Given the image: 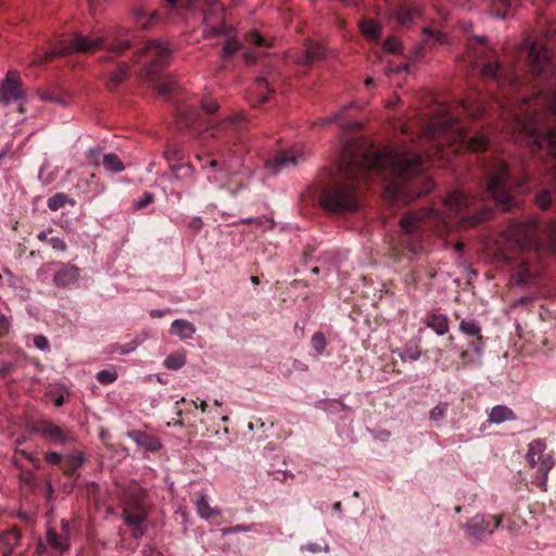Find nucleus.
<instances>
[{"label": "nucleus", "instance_id": "obj_1", "mask_svg": "<svg viewBox=\"0 0 556 556\" xmlns=\"http://www.w3.org/2000/svg\"><path fill=\"white\" fill-rule=\"evenodd\" d=\"M339 167L343 181L325 189L320 198L324 208L336 213L357 210L359 202L355 185L371 174L392 175L386 195L394 201L410 202L433 188L430 179H424L425 186L416 189L415 184L405 185L421 173L418 154L402 150H376L358 141L344 144Z\"/></svg>", "mask_w": 556, "mask_h": 556}, {"label": "nucleus", "instance_id": "obj_2", "mask_svg": "<svg viewBox=\"0 0 556 556\" xmlns=\"http://www.w3.org/2000/svg\"><path fill=\"white\" fill-rule=\"evenodd\" d=\"M540 100V96H534L531 99H523L522 103L518 105L515 103H500L503 118L502 131H507L508 134L523 132L528 137L532 152L546 149L552 156H556V127L540 134L535 119L528 116L526 110V105L529 102H539ZM543 102L556 115V93L544 97Z\"/></svg>", "mask_w": 556, "mask_h": 556}, {"label": "nucleus", "instance_id": "obj_3", "mask_svg": "<svg viewBox=\"0 0 556 556\" xmlns=\"http://www.w3.org/2000/svg\"><path fill=\"white\" fill-rule=\"evenodd\" d=\"M442 135L448 136L445 140L448 141L453 152H457L460 149L482 151L489 144V140L483 134L469 137L457 119L451 116L443 108L440 109V116L427 127L422 137L425 139H439Z\"/></svg>", "mask_w": 556, "mask_h": 556}, {"label": "nucleus", "instance_id": "obj_4", "mask_svg": "<svg viewBox=\"0 0 556 556\" xmlns=\"http://www.w3.org/2000/svg\"><path fill=\"white\" fill-rule=\"evenodd\" d=\"M104 40L105 38L103 36H83L80 34H75L71 41L60 40L54 49L43 52L36 50L30 65H41L45 62L51 61L55 56L94 51L103 46Z\"/></svg>", "mask_w": 556, "mask_h": 556}, {"label": "nucleus", "instance_id": "obj_5", "mask_svg": "<svg viewBox=\"0 0 556 556\" xmlns=\"http://www.w3.org/2000/svg\"><path fill=\"white\" fill-rule=\"evenodd\" d=\"M513 186L514 182L504 162L498 161L488 169L485 191L503 210L508 211L515 206V200L511 197Z\"/></svg>", "mask_w": 556, "mask_h": 556}, {"label": "nucleus", "instance_id": "obj_6", "mask_svg": "<svg viewBox=\"0 0 556 556\" xmlns=\"http://www.w3.org/2000/svg\"><path fill=\"white\" fill-rule=\"evenodd\" d=\"M444 204L450 215L462 216V223L470 227H476L492 214L490 208L482 207L475 215L463 216L465 212L476 210L477 198L462 191L450 193L444 200Z\"/></svg>", "mask_w": 556, "mask_h": 556}, {"label": "nucleus", "instance_id": "obj_7", "mask_svg": "<svg viewBox=\"0 0 556 556\" xmlns=\"http://www.w3.org/2000/svg\"><path fill=\"white\" fill-rule=\"evenodd\" d=\"M238 160H229L225 162L210 161L202 165V169L206 173L207 181L211 185L216 186L219 189L228 188L232 195L242 189V185H237L235 189H231L233 185L232 178L238 175L239 164Z\"/></svg>", "mask_w": 556, "mask_h": 556}, {"label": "nucleus", "instance_id": "obj_8", "mask_svg": "<svg viewBox=\"0 0 556 556\" xmlns=\"http://www.w3.org/2000/svg\"><path fill=\"white\" fill-rule=\"evenodd\" d=\"M546 444L543 440L536 439L529 443L526 455L527 462L532 468H536L535 482L542 491L547 490L548 472L554 467V458L544 454Z\"/></svg>", "mask_w": 556, "mask_h": 556}, {"label": "nucleus", "instance_id": "obj_9", "mask_svg": "<svg viewBox=\"0 0 556 556\" xmlns=\"http://www.w3.org/2000/svg\"><path fill=\"white\" fill-rule=\"evenodd\" d=\"M507 240L520 250H529L538 245V223L528 220L514 223L507 230Z\"/></svg>", "mask_w": 556, "mask_h": 556}, {"label": "nucleus", "instance_id": "obj_10", "mask_svg": "<svg viewBox=\"0 0 556 556\" xmlns=\"http://www.w3.org/2000/svg\"><path fill=\"white\" fill-rule=\"evenodd\" d=\"M502 519L497 516L477 515L468 520L464 529L468 538L481 541L485 535L492 534L500 526Z\"/></svg>", "mask_w": 556, "mask_h": 556}, {"label": "nucleus", "instance_id": "obj_11", "mask_svg": "<svg viewBox=\"0 0 556 556\" xmlns=\"http://www.w3.org/2000/svg\"><path fill=\"white\" fill-rule=\"evenodd\" d=\"M25 98L20 73L16 70L8 71L4 80L0 85V102L9 105L14 101Z\"/></svg>", "mask_w": 556, "mask_h": 556}, {"label": "nucleus", "instance_id": "obj_12", "mask_svg": "<svg viewBox=\"0 0 556 556\" xmlns=\"http://www.w3.org/2000/svg\"><path fill=\"white\" fill-rule=\"evenodd\" d=\"M173 50V47L167 42L160 40L148 41L141 51L142 55L151 60L148 75L155 73L160 64L170 58Z\"/></svg>", "mask_w": 556, "mask_h": 556}, {"label": "nucleus", "instance_id": "obj_13", "mask_svg": "<svg viewBox=\"0 0 556 556\" xmlns=\"http://www.w3.org/2000/svg\"><path fill=\"white\" fill-rule=\"evenodd\" d=\"M38 432L58 444L72 443L75 440L70 430L50 421H41L38 426Z\"/></svg>", "mask_w": 556, "mask_h": 556}, {"label": "nucleus", "instance_id": "obj_14", "mask_svg": "<svg viewBox=\"0 0 556 556\" xmlns=\"http://www.w3.org/2000/svg\"><path fill=\"white\" fill-rule=\"evenodd\" d=\"M305 159L304 153L300 149H292L290 151H282L278 153L271 163H267V168L276 173V169H285L295 166L299 162Z\"/></svg>", "mask_w": 556, "mask_h": 556}, {"label": "nucleus", "instance_id": "obj_15", "mask_svg": "<svg viewBox=\"0 0 556 556\" xmlns=\"http://www.w3.org/2000/svg\"><path fill=\"white\" fill-rule=\"evenodd\" d=\"M536 273L530 267L527 260L520 258L517 261L513 271V281L518 287H529L535 282Z\"/></svg>", "mask_w": 556, "mask_h": 556}, {"label": "nucleus", "instance_id": "obj_16", "mask_svg": "<svg viewBox=\"0 0 556 556\" xmlns=\"http://www.w3.org/2000/svg\"><path fill=\"white\" fill-rule=\"evenodd\" d=\"M430 215H434L435 218L438 217V214L431 207L416 211L401 220V228L405 233H413L420 226L421 222Z\"/></svg>", "mask_w": 556, "mask_h": 556}, {"label": "nucleus", "instance_id": "obj_17", "mask_svg": "<svg viewBox=\"0 0 556 556\" xmlns=\"http://www.w3.org/2000/svg\"><path fill=\"white\" fill-rule=\"evenodd\" d=\"M459 331L468 337H473L477 339L476 342L471 344L472 350L481 355L482 353V336H481V327L473 319H463L459 323Z\"/></svg>", "mask_w": 556, "mask_h": 556}, {"label": "nucleus", "instance_id": "obj_18", "mask_svg": "<svg viewBox=\"0 0 556 556\" xmlns=\"http://www.w3.org/2000/svg\"><path fill=\"white\" fill-rule=\"evenodd\" d=\"M79 277V269L72 264H63L60 270L54 275L53 281L58 287L64 288L75 281Z\"/></svg>", "mask_w": 556, "mask_h": 556}, {"label": "nucleus", "instance_id": "obj_19", "mask_svg": "<svg viewBox=\"0 0 556 556\" xmlns=\"http://www.w3.org/2000/svg\"><path fill=\"white\" fill-rule=\"evenodd\" d=\"M127 30L124 28H115L110 34L108 39L112 42L108 46V50L114 54H122L129 47V40L125 38Z\"/></svg>", "mask_w": 556, "mask_h": 556}, {"label": "nucleus", "instance_id": "obj_20", "mask_svg": "<svg viewBox=\"0 0 556 556\" xmlns=\"http://www.w3.org/2000/svg\"><path fill=\"white\" fill-rule=\"evenodd\" d=\"M529 63L533 71L541 73L548 64V56L544 48L532 43L528 53Z\"/></svg>", "mask_w": 556, "mask_h": 556}, {"label": "nucleus", "instance_id": "obj_21", "mask_svg": "<svg viewBox=\"0 0 556 556\" xmlns=\"http://www.w3.org/2000/svg\"><path fill=\"white\" fill-rule=\"evenodd\" d=\"M21 534L16 528L0 532V545L3 556H10L18 545Z\"/></svg>", "mask_w": 556, "mask_h": 556}, {"label": "nucleus", "instance_id": "obj_22", "mask_svg": "<svg viewBox=\"0 0 556 556\" xmlns=\"http://www.w3.org/2000/svg\"><path fill=\"white\" fill-rule=\"evenodd\" d=\"M170 333L185 341L191 339L197 329L192 323L186 319H175L170 325Z\"/></svg>", "mask_w": 556, "mask_h": 556}, {"label": "nucleus", "instance_id": "obj_23", "mask_svg": "<svg viewBox=\"0 0 556 556\" xmlns=\"http://www.w3.org/2000/svg\"><path fill=\"white\" fill-rule=\"evenodd\" d=\"M421 16L419 8H409L408 5H401L393 14V17L402 26L409 25L415 18Z\"/></svg>", "mask_w": 556, "mask_h": 556}, {"label": "nucleus", "instance_id": "obj_24", "mask_svg": "<svg viewBox=\"0 0 556 556\" xmlns=\"http://www.w3.org/2000/svg\"><path fill=\"white\" fill-rule=\"evenodd\" d=\"M516 415L514 410L505 405H496L492 407L489 413L490 424H502L507 420H515Z\"/></svg>", "mask_w": 556, "mask_h": 556}, {"label": "nucleus", "instance_id": "obj_25", "mask_svg": "<svg viewBox=\"0 0 556 556\" xmlns=\"http://www.w3.org/2000/svg\"><path fill=\"white\" fill-rule=\"evenodd\" d=\"M129 437L146 450L159 451L162 448V443L157 439L151 438L142 431L130 432Z\"/></svg>", "mask_w": 556, "mask_h": 556}, {"label": "nucleus", "instance_id": "obj_26", "mask_svg": "<svg viewBox=\"0 0 556 556\" xmlns=\"http://www.w3.org/2000/svg\"><path fill=\"white\" fill-rule=\"evenodd\" d=\"M427 327L432 329L438 336H444L450 330L447 317L441 314L431 315L427 320Z\"/></svg>", "mask_w": 556, "mask_h": 556}, {"label": "nucleus", "instance_id": "obj_27", "mask_svg": "<svg viewBox=\"0 0 556 556\" xmlns=\"http://www.w3.org/2000/svg\"><path fill=\"white\" fill-rule=\"evenodd\" d=\"M85 463L84 454L79 451L68 454L62 460V469L66 473L75 472Z\"/></svg>", "mask_w": 556, "mask_h": 556}, {"label": "nucleus", "instance_id": "obj_28", "mask_svg": "<svg viewBox=\"0 0 556 556\" xmlns=\"http://www.w3.org/2000/svg\"><path fill=\"white\" fill-rule=\"evenodd\" d=\"M361 33L367 39H378L381 34V28L378 23L372 20H362L358 24Z\"/></svg>", "mask_w": 556, "mask_h": 556}, {"label": "nucleus", "instance_id": "obj_29", "mask_svg": "<svg viewBox=\"0 0 556 556\" xmlns=\"http://www.w3.org/2000/svg\"><path fill=\"white\" fill-rule=\"evenodd\" d=\"M197 513L202 519H210L215 516H219L220 513L218 510L213 509L210 504L206 495H201L195 502Z\"/></svg>", "mask_w": 556, "mask_h": 556}, {"label": "nucleus", "instance_id": "obj_30", "mask_svg": "<svg viewBox=\"0 0 556 556\" xmlns=\"http://www.w3.org/2000/svg\"><path fill=\"white\" fill-rule=\"evenodd\" d=\"M102 164L104 168L112 174H118L125 169V165L115 153L104 154L102 157Z\"/></svg>", "mask_w": 556, "mask_h": 556}, {"label": "nucleus", "instance_id": "obj_31", "mask_svg": "<svg viewBox=\"0 0 556 556\" xmlns=\"http://www.w3.org/2000/svg\"><path fill=\"white\" fill-rule=\"evenodd\" d=\"M346 110H348V108H343L340 112L334 113V114H332V115H330V116H328L326 118L320 119L319 124L321 126H327V125H329L331 123H339L342 128L359 127V125L357 123L350 124V123L342 122V114Z\"/></svg>", "mask_w": 556, "mask_h": 556}, {"label": "nucleus", "instance_id": "obj_32", "mask_svg": "<svg viewBox=\"0 0 556 556\" xmlns=\"http://www.w3.org/2000/svg\"><path fill=\"white\" fill-rule=\"evenodd\" d=\"M47 541L59 553H63L68 548V543L62 540L53 530L47 531Z\"/></svg>", "mask_w": 556, "mask_h": 556}, {"label": "nucleus", "instance_id": "obj_33", "mask_svg": "<svg viewBox=\"0 0 556 556\" xmlns=\"http://www.w3.org/2000/svg\"><path fill=\"white\" fill-rule=\"evenodd\" d=\"M186 364V355L184 352L170 354L164 362L167 369L177 370Z\"/></svg>", "mask_w": 556, "mask_h": 556}, {"label": "nucleus", "instance_id": "obj_34", "mask_svg": "<svg viewBox=\"0 0 556 556\" xmlns=\"http://www.w3.org/2000/svg\"><path fill=\"white\" fill-rule=\"evenodd\" d=\"M323 56H324L323 47L317 45V46L308 48L305 52V55L299 58L298 62L303 63V64H308V63L313 62L314 60L323 58Z\"/></svg>", "mask_w": 556, "mask_h": 556}, {"label": "nucleus", "instance_id": "obj_35", "mask_svg": "<svg viewBox=\"0 0 556 556\" xmlns=\"http://www.w3.org/2000/svg\"><path fill=\"white\" fill-rule=\"evenodd\" d=\"M481 73L484 77L494 78L496 80L501 79L502 76V66L498 62L495 63H486L483 65Z\"/></svg>", "mask_w": 556, "mask_h": 556}, {"label": "nucleus", "instance_id": "obj_36", "mask_svg": "<svg viewBox=\"0 0 556 556\" xmlns=\"http://www.w3.org/2000/svg\"><path fill=\"white\" fill-rule=\"evenodd\" d=\"M552 201H556V190L543 191L536 197V204L543 210L548 208Z\"/></svg>", "mask_w": 556, "mask_h": 556}, {"label": "nucleus", "instance_id": "obj_37", "mask_svg": "<svg viewBox=\"0 0 556 556\" xmlns=\"http://www.w3.org/2000/svg\"><path fill=\"white\" fill-rule=\"evenodd\" d=\"M510 7H511V4H510L509 0H497L493 4V14L496 17L504 18L507 16V12L510 9Z\"/></svg>", "mask_w": 556, "mask_h": 556}, {"label": "nucleus", "instance_id": "obj_38", "mask_svg": "<svg viewBox=\"0 0 556 556\" xmlns=\"http://www.w3.org/2000/svg\"><path fill=\"white\" fill-rule=\"evenodd\" d=\"M327 345L326 338L323 332H315L312 337V348L319 355L321 354Z\"/></svg>", "mask_w": 556, "mask_h": 556}, {"label": "nucleus", "instance_id": "obj_39", "mask_svg": "<svg viewBox=\"0 0 556 556\" xmlns=\"http://www.w3.org/2000/svg\"><path fill=\"white\" fill-rule=\"evenodd\" d=\"M67 201V195L64 193H56L53 197L48 199V207L51 211H58L63 207Z\"/></svg>", "mask_w": 556, "mask_h": 556}, {"label": "nucleus", "instance_id": "obj_40", "mask_svg": "<svg viewBox=\"0 0 556 556\" xmlns=\"http://www.w3.org/2000/svg\"><path fill=\"white\" fill-rule=\"evenodd\" d=\"M155 200V197L151 192H144L143 195L132 201V208L135 211L142 210L143 207L148 206L149 204L153 203Z\"/></svg>", "mask_w": 556, "mask_h": 556}, {"label": "nucleus", "instance_id": "obj_41", "mask_svg": "<svg viewBox=\"0 0 556 556\" xmlns=\"http://www.w3.org/2000/svg\"><path fill=\"white\" fill-rule=\"evenodd\" d=\"M127 73H128V65L125 64V63H122V64L118 65L116 71L112 74L111 80L115 85H118V84H121L126 78Z\"/></svg>", "mask_w": 556, "mask_h": 556}, {"label": "nucleus", "instance_id": "obj_42", "mask_svg": "<svg viewBox=\"0 0 556 556\" xmlns=\"http://www.w3.org/2000/svg\"><path fill=\"white\" fill-rule=\"evenodd\" d=\"M97 379L102 384H109L117 379V374L111 370H100L97 372Z\"/></svg>", "mask_w": 556, "mask_h": 556}, {"label": "nucleus", "instance_id": "obj_43", "mask_svg": "<svg viewBox=\"0 0 556 556\" xmlns=\"http://www.w3.org/2000/svg\"><path fill=\"white\" fill-rule=\"evenodd\" d=\"M445 414H446V404L441 403V404H438L437 406H434L430 410L429 416H430L431 420L439 421L445 417Z\"/></svg>", "mask_w": 556, "mask_h": 556}, {"label": "nucleus", "instance_id": "obj_44", "mask_svg": "<svg viewBox=\"0 0 556 556\" xmlns=\"http://www.w3.org/2000/svg\"><path fill=\"white\" fill-rule=\"evenodd\" d=\"M383 49L384 51L390 53H397L401 51V42L397 38L390 37L386 39L383 43Z\"/></svg>", "mask_w": 556, "mask_h": 556}, {"label": "nucleus", "instance_id": "obj_45", "mask_svg": "<svg viewBox=\"0 0 556 556\" xmlns=\"http://www.w3.org/2000/svg\"><path fill=\"white\" fill-rule=\"evenodd\" d=\"M144 516L141 513L138 514H125L124 520L128 526L139 527L143 521Z\"/></svg>", "mask_w": 556, "mask_h": 556}, {"label": "nucleus", "instance_id": "obj_46", "mask_svg": "<svg viewBox=\"0 0 556 556\" xmlns=\"http://www.w3.org/2000/svg\"><path fill=\"white\" fill-rule=\"evenodd\" d=\"M300 549L307 551L311 553H319V552L328 553L330 551V547L328 544H326L325 546H320L317 543H307V544L301 545Z\"/></svg>", "mask_w": 556, "mask_h": 556}, {"label": "nucleus", "instance_id": "obj_47", "mask_svg": "<svg viewBox=\"0 0 556 556\" xmlns=\"http://www.w3.org/2000/svg\"><path fill=\"white\" fill-rule=\"evenodd\" d=\"M268 88V84L264 78H258L255 83V89L260 93L258 94V102H265L267 101V96L263 94V90Z\"/></svg>", "mask_w": 556, "mask_h": 556}, {"label": "nucleus", "instance_id": "obj_48", "mask_svg": "<svg viewBox=\"0 0 556 556\" xmlns=\"http://www.w3.org/2000/svg\"><path fill=\"white\" fill-rule=\"evenodd\" d=\"M424 33L427 34L428 36L434 38L435 41H438L441 45L448 43V38H447L446 34H443V33H440V31L430 30L429 28H425Z\"/></svg>", "mask_w": 556, "mask_h": 556}, {"label": "nucleus", "instance_id": "obj_49", "mask_svg": "<svg viewBox=\"0 0 556 556\" xmlns=\"http://www.w3.org/2000/svg\"><path fill=\"white\" fill-rule=\"evenodd\" d=\"M201 109L206 114H213L218 109V103L213 99L204 100L201 104Z\"/></svg>", "mask_w": 556, "mask_h": 556}, {"label": "nucleus", "instance_id": "obj_50", "mask_svg": "<svg viewBox=\"0 0 556 556\" xmlns=\"http://www.w3.org/2000/svg\"><path fill=\"white\" fill-rule=\"evenodd\" d=\"M464 110L472 117H476L483 113V108L481 105H473L471 103L463 102L462 103Z\"/></svg>", "mask_w": 556, "mask_h": 556}, {"label": "nucleus", "instance_id": "obj_51", "mask_svg": "<svg viewBox=\"0 0 556 556\" xmlns=\"http://www.w3.org/2000/svg\"><path fill=\"white\" fill-rule=\"evenodd\" d=\"M100 148H90L87 152V160L93 166H99Z\"/></svg>", "mask_w": 556, "mask_h": 556}, {"label": "nucleus", "instance_id": "obj_52", "mask_svg": "<svg viewBox=\"0 0 556 556\" xmlns=\"http://www.w3.org/2000/svg\"><path fill=\"white\" fill-rule=\"evenodd\" d=\"M49 244L52 247V249H54L56 251H65L66 250V243L60 237H51L49 239Z\"/></svg>", "mask_w": 556, "mask_h": 556}, {"label": "nucleus", "instance_id": "obj_53", "mask_svg": "<svg viewBox=\"0 0 556 556\" xmlns=\"http://www.w3.org/2000/svg\"><path fill=\"white\" fill-rule=\"evenodd\" d=\"M420 351L418 350V348H406L404 350V354L402 355L403 358H408V359H412V361H417L420 358Z\"/></svg>", "mask_w": 556, "mask_h": 556}, {"label": "nucleus", "instance_id": "obj_54", "mask_svg": "<svg viewBox=\"0 0 556 556\" xmlns=\"http://www.w3.org/2000/svg\"><path fill=\"white\" fill-rule=\"evenodd\" d=\"M34 344L37 349L41 351H48L49 350V341L43 336H36L34 338Z\"/></svg>", "mask_w": 556, "mask_h": 556}, {"label": "nucleus", "instance_id": "obj_55", "mask_svg": "<svg viewBox=\"0 0 556 556\" xmlns=\"http://www.w3.org/2000/svg\"><path fill=\"white\" fill-rule=\"evenodd\" d=\"M249 40L257 47L268 45L267 40L256 31H253L249 35Z\"/></svg>", "mask_w": 556, "mask_h": 556}, {"label": "nucleus", "instance_id": "obj_56", "mask_svg": "<svg viewBox=\"0 0 556 556\" xmlns=\"http://www.w3.org/2000/svg\"><path fill=\"white\" fill-rule=\"evenodd\" d=\"M251 530H252L251 526L238 525V526H235V527L225 528L223 530V532L225 534H229V533H237V532H249Z\"/></svg>", "mask_w": 556, "mask_h": 556}, {"label": "nucleus", "instance_id": "obj_57", "mask_svg": "<svg viewBox=\"0 0 556 556\" xmlns=\"http://www.w3.org/2000/svg\"><path fill=\"white\" fill-rule=\"evenodd\" d=\"M64 457H62L59 453L56 452H49L46 454L45 456V459L49 463V464H60L62 466V460H63Z\"/></svg>", "mask_w": 556, "mask_h": 556}, {"label": "nucleus", "instance_id": "obj_58", "mask_svg": "<svg viewBox=\"0 0 556 556\" xmlns=\"http://www.w3.org/2000/svg\"><path fill=\"white\" fill-rule=\"evenodd\" d=\"M175 85H176V83L173 79H170L166 83H163V84L159 85V87H157L159 92L162 94H167L175 88Z\"/></svg>", "mask_w": 556, "mask_h": 556}, {"label": "nucleus", "instance_id": "obj_59", "mask_svg": "<svg viewBox=\"0 0 556 556\" xmlns=\"http://www.w3.org/2000/svg\"><path fill=\"white\" fill-rule=\"evenodd\" d=\"M11 327L10 320L5 316H0V338L4 337Z\"/></svg>", "mask_w": 556, "mask_h": 556}, {"label": "nucleus", "instance_id": "obj_60", "mask_svg": "<svg viewBox=\"0 0 556 556\" xmlns=\"http://www.w3.org/2000/svg\"><path fill=\"white\" fill-rule=\"evenodd\" d=\"M138 346V343L136 341L130 342L127 345H118L116 346V351L121 354H128L134 352Z\"/></svg>", "mask_w": 556, "mask_h": 556}, {"label": "nucleus", "instance_id": "obj_61", "mask_svg": "<svg viewBox=\"0 0 556 556\" xmlns=\"http://www.w3.org/2000/svg\"><path fill=\"white\" fill-rule=\"evenodd\" d=\"M239 50V46L233 41H228L224 47V53L227 56L232 55L236 51Z\"/></svg>", "mask_w": 556, "mask_h": 556}, {"label": "nucleus", "instance_id": "obj_62", "mask_svg": "<svg viewBox=\"0 0 556 556\" xmlns=\"http://www.w3.org/2000/svg\"><path fill=\"white\" fill-rule=\"evenodd\" d=\"M185 126L192 129V130H195L197 129V124H198V116L193 117L192 114L190 115H187L185 117Z\"/></svg>", "mask_w": 556, "mask_h": 556}, {"label": "nucleus", "instance_id": "obj_63", "mask_svg": "<svg viewBox=\"0 0 556 556\" xmlns=\"http://www.w3.org/2000/svg\"><path fill=\"white\" fill-rule=\"evenodd\" d=\"M176 169L178 172H180L182 176H189V177L193 176V168L189 164L179 165Z\"/></svg>", "mask_w": 556, "mask_h": 556}, {"label": "nucleus", "instance_id": "obj_64", "mask_svg": "<svg viewBox=\"0 0 556 556\" xmlns=\"http://www.w3.org/2000/svg\"><path fill=\"white\" fill-rule=\"evenodd\" d=\"M14 370V365L12 363H4L0 366V377H5Z\"/></svg>", "mask_w": 556, "mask_h": 556}]
</instances>
